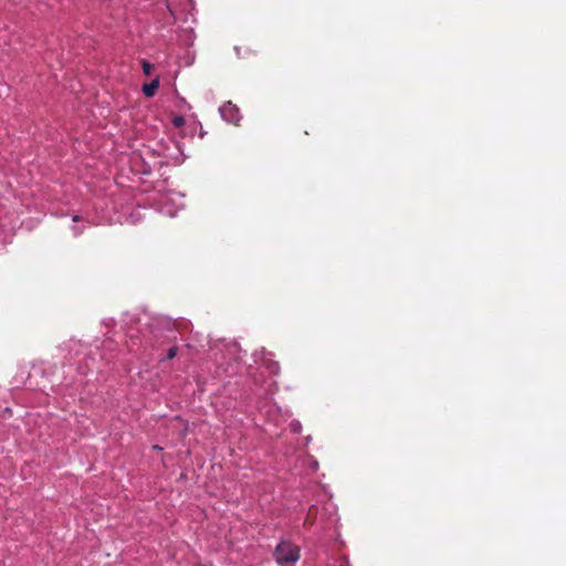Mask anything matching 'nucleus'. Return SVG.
Instances as JSON below:
<instances>
[{
	"label": "nucleus",
	"instance_id": "f257e3e1",
	"mask_svg": "<svg viewBox=\"0 0 566 566\" xmlns=\"http://www.w3.org/2000/svg\"><path fill=\"white\" fill-rule=\"evenodd\" d=\"M275 558L281 566L294 564L300 558V548L289 542H282L275 549Z\"/></svg>",
	"mask_w": 566,
	"mask_h": 566
},
{
	"label": "nucleus",
	"instance_id": "f03ea898",
	"mask_svg": "<svg viewBox=\"0 0 566 566\" xmlns=\"http://www.w3.org/2000/svg\"><path fill=\"white\" fill-rule=\"evenodd\" d=\"M158 87H159V78L156 77L150 83H146L143 85V93L147 97H153L155 95L156 91L158 90Z\"/></svg>",
	"mask_w": 566,
	"mask_h": 566
},
{
	"label": "nucleus",
	"instance_id": "7ed1b4c3",
	"mask_svg": "<svg viewBox=\"0 0 566 566\" xmlns=\"http://www.w3.org/2000/svg\"><path fill=\"white\" fill-rule=\"evenodd\" d=\"M262 366H264L271 375H276L280 371L279 363L270 358H264L262 360Z\"/></svg>",
	"mask_w": 566,
	"mask_h": 566
},
{
	"label": "nucleus",
	"instance_id": "20e7f679",
	"mask_svg": "<svg viewBox=\"0 0 566 566\" xmlns=\"http://www.w3.org/2000/svg\"><path fill=\"white\" fill-rule=\"evenodd\" d=\"M142 66H143L144 74L149 76L151 74L153 69H154L153 64H150L147 61H143L142 62Z\"/></svg>",
	"mask_w": 566,
	"mask_h": 566
},
{
	"label": "nucleus",
	"instance_id": "39448f33",
	"mask_svg": "<svg viewBox=\"0 0 566 566\" xmlns=\"http://www.w3.org/2000/svg\"><path fill=\"white\" fill-rule=\"evenodd\" d=\"M177 350H178V348L176 346L169 348L168 352H167V359L175 358L176 355H177Z\"/></svg>",
	"mask_w": 566,
	"mask_h": 566
},
{
	"label": "nucleus",
	"instance_id": "423d86ee",
	"mask_svg": "<svg viewBox=\"0 0 566 566\" xmlns=\"http://www.w3.org/2000/svg\"><path fill=\"white\" fill-rule=\"evenodd\" d=\"M174 124H175V126H180V125H182V124H184V118H182V117H176V118L174 119Z\"/></svg>",
	"mask_w": 566,
	"mask_h": 566
}]
</instances>
